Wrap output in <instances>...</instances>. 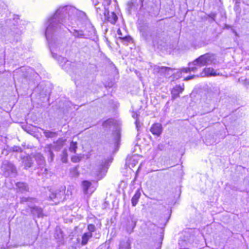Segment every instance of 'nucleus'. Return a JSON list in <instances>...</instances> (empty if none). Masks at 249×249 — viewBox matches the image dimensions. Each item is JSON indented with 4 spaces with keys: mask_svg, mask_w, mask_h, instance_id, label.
Wrapping results in <instances>:
<instances>
[{
    "mask_svg": "<svg viewBox=\"0 0 249 249\" xmlns=\"http://www.w3.org/2000/svg\"><path fill=\"white\" fill-rule=\"evenodd\" d=\"M92 235L93 234L90 232H85L82 236L81 244L82 246L87 245Z\"/></svg>",
    "mask_w": 249,
    "mask_h": 249,
    "instance_id": "a211bd4d",
    "label": "nucleus"
},
{
    "mask_svg": "<svg viewBox=\"0 0 249 249\" xmlns=\"http://www.w3.org/2000/svg\"><path fill=\"white\" fill-rule=\"evenodd\" d=\"M120 38H121L122 39L124 40H125L127 42H129L130 39V38L129 36H124V37H122V36H120L119 37Z\"/></svg>",
    "mask_w": 249,
    "mask_h": 249,
    "instance_id": "e433bc0d",
    "label": "nucleus"
},
{
    "mask_svg": "<svg viewBox=\"0 0 249 249\" xmlns=\"http://www.w3.org/2000/svg\"><path fill=\"white\" fill-rule=\"evenodd\" d=\"M31 212L34 214H36L39 217L42 213V209L36 206L31 207Z\"/></svg>",
    "mask_w": 249,
    "mask_h": 249,
    "instance_id": "a878e982",
    "label": "nucleus"
},
{
    "mask_svg": "<svg viewBox=\"0 0 249 249\" xmlns=\"http://www.w3.org/2000/svg\"><path fill=\"white\" fill-rule=\"evenodd\" d=\"M220 93V90L218 88H213L209 90L205 95V98L202 99V106L205 113L211 112L213 110L211 105L217 99Z\"/></svg>",
    "mask_w": 249,
    "mask_h": 249,
    "instance_id": "f03ea898",
    "label": "nucleus"
},
{
    "mask_svg": "<svg viewBox=\"0 0 249 249\" xmlns=\"http://www.w3.org/2000/svg\"><path fill=\"white\" fill-rule=\"evenodd\" d=\"M216 60L215 55L211 53H206L199 56L189 65H193L198 68L215 64Z\"/></svg>",
    "mask_w": 249,
    "mask_h": 249,
    "instance_id": "7ed1b4c3",
    "label": "nucleus"
},
{
    "mask_svg": "<svg viewBox=\"0 0 249 249\" xmlns=\"http://www.w3.org/2000/svg\"><path fill=\"white\" fill-rule=\"evenodd\" d=\"M34 157L37 165L42 171V173L47 174L48 170L44 167L45 165V160L43 155L40 153H36Z\"/></svg>",
    "mask_w": 249,
    "mask_h": 249,
    "instance_id": "6e6552de",
    "label": "nucleus"
},
{
    "mask_svg": "<svg viewBox=\"0 0 249 249\" xmlns=\"http://www.w3.org/2000/svg\"><path fill=\"white\" fill-rule=\"evenodd\" d=\"M107 160L104 159L101 161H99L97 163L96 169L97 175L99 176L106 172L107 169Z\"/></svg>",
    "mask_w": 249,
    "mask_h": 249,
    "instance_id": "1a4fd4ad",
    "label": "nucleus"
},
{
    "mask_svg": "<svg viewBox=\"0 0 249 249\" xmlns=\"http://www.w3.org/2000/svg\"><path fill=\"white\" fill-rule=\"evenodd\" d=\"M131 243L128 238L125 237L120 244L119 249H130Z\"/></svg>",
    "mask_w": 249,
    "mask_h": 249,
    "instance_id": "f3484780",
    "label": "nucleus"
},
{
    "mask_svg": "<svg viewBox=\"0 0 249 249\" xmlns=\"http://www.w3.org/2000/svg\"><path fill=\"white\" fill-rule=\"evenodd\" d=\"M189 68H183L182 69H181V73H182V72H184V73H188L191 71H196L197 70V67H195V66H193V65H189Z\"/></svg>",
    "mask_w": 249,
    "mask_h": 249,
    "instance_id": "bb28decb",
    "label": "nucleus"
},
{
    "mask_svg": "<svg viewBox=\"0 0 249 249\" xmlns=\"http://www.w3.org/2000/svg\"><path fill=\"white\" fill-rule=\"evenodd\" d=\"M82 159V157L78 156H74L71 157V160L73 162L76 163L79 162Z\"/></svg>",
    "mask_w": 249,
    "mask_h": 249,
    "instance_id": "2f4dec72",
    "label": "nucleus"
},
{
    "mask_svg": "<svg viewBox=\"0 0 249 249\" xmlns=\"http://www.w3.org/2000/svg\"><path fill=\"white\" fill-rule=\"evenodd\" d=\"M20 70H17L16 71H14V76H15L16 75V73H18Z\"/></svg>",
    "mask_w": 249,
    "mask_h": 249,
    "instance_id": "37998d69",
    "label": "nucleus"
},
{
    "mask_svg": "<svg viewBox=\"0 0 249 249\" xmlns=\"http://www.w3.org/2000/svg\"><path fill=\"white\" fill-rule=\"evenodd\" d=\"M172 69L167 67H160L155 66L154 71L155 72L160 74L161 75H168L169 74L168 73L169 71H171Z\"/></svg>",
    "mask_w": 249,
    "mask_h": 249,
    "instance_id": "ddd939ff",
    "label": "nucleus"
},
{
    "mask_svg": "<svg viewBox=\"0 0 249 249\" xmlns=\"http://www.w3.org/2000/svg\"><path fill=\"white\" fill-rule=\"evenodd\" d=\"M128 224L126 226V230L127 232L131 233L136 226L137 219L134 215H130L128 219Z\"/></svg>",
    "mask_w": 249,
    "mask_h": 249,
    "instance_id": "9b49d317",
    "label": "nucleus"
},
{
    "mask_svg": "<svg viewBox=\"0 0 249 249\" xmlns=\"http://www.w3.org/2000/svg\"><path fill=\"white\" fill-rule=\"evenodd\" d=\"M79 166L77 165L75 167L70 168V176L71 177H77L79 175V172L78 170Z\"/></svg>",
    "mask_w": 249,
    "mask_h": 249,
    "instance_id": "4be33fe9",
    "label": "nucleus"
},
{
    "mask_svg": "<svg viewBox=\"0 0 249 249\" xmlns=\"http://www.w3.org/2000/svg\"><path fill=\"white\" fill-rule=\"evenodd\" d=\"M92 3L96 6L99 3L98 0H92Z\"/></svg>",
    "mask_w": 249,
    "mask_h": 249,
    "instance_id": "ea45409f",
    "label": "nucleus"
},
{
    "mask_svg": "<svg viewBox=\"0 0 249 249\" xmlns=\"http://www.w3.org/2000/svg\"><path fill=\"white\" fill-rule=\"evenodd\" d=\"M114 124V120L112 119H109L103 123V126L105 128L110 127V126Z\"/></svg>",
    "mask_w": 249,
    "mask_h": 249,
    "instance_id": "cd10ccee",
    "label": "nucleus"
},
{
    "mask_svg": "<svg viewBox=\"0 0 249 249\" xmlns=\"http://www.w3.org/2000/svg\"><path fill=\"white\" fill-rule=\"evenodd\" d=\"M12 150L14 152H21L22 150V148L18 146H14L12 147Z\"/></svg>",
    "mask_w": 249,
    "mask_h": 249,
    "instance_id": "72a5a7b5",
    "label": "nucleus"
},
{
    "mask_svg": "<svg viewBox=\"0 0 249 249\" xmlns=\"http://www.w3.org/2000/svg\"><path fill=\"white\" fill-rule=\"evenodd\" d=\"M162 146V145H161V146ZM158 148H159V149H160V150H161V147H160V144H159V145H158Z\"/></svg>",
    "mask_w": 249,
    "mask_h": 249,
    "instance_id": "a18cd8bd",
    "label": "nucleus"
},
{
    "mask_svg": "<svg viewBox=\"0 0 249 249\" xmlns=\"http://www.w3.org/2000/svg\"><path fill=\"white\" fill-rule=\"evenodd\" d=\"M49 153L50 157L51 158V160H52L53 159V158L54 157V154L53 153V151L50 149H49Z\"/></svg>",
    "mask_w": 249,
    "mask_h": 249,
    "instance_id": "58836bf2",
    "label": "nucleus"
},
{
    "mask_svg": "<svg viewBox=\"0 0 249 249\" xmlns=\"http://www.w3.org/2000/svg\"><path fill=\"white\" fill-rule=\"evenodd\" d=\"M142 36L147 42H150L151 40L152 41L153 46L154 48L161 49V46L163 45V42L160 40V37L157 33H154L150 34L149 37L146 33H142Z\"/></svg>",
    "mask_w": 249,
    "mask_h": 249,
    "instance_id": "423d86ee",
    "label": "nucleus"
},
{
    "mask_svg": "<svg viewBox=\"0 0 249 249\" xmlns=\"http://www.w3.org/2000/svg\"><path fill=\"white\" fill-rule=\"evenodd\" d=\"M113 141L114 143L115 146H117L119 144V143L121 139V134L118 131H115L113 134Z\"/></svg>",
    "mask_w": 249,
    "mask_h": 249,
    "instance_id": "393cba45",
    "label": "nucleus"
},
{
    "mask_svg": "<svg viewBox=\"0 0 249 249\" xmlns=\"http://www.w3.org/2000/svg\"><path fill=\"white\" fill-rule=\"evenodd\" d=\"M1 168L3 171V175L6 177H15L17 175L16 167L9 161H4Z\"/></svg>",
    "mask_w": 249,
    "mask_h": 249,
    "instance_id": "39448f33",
    "label": "nucleus"
},
{
    "mask_svg": "<svg viewBox=\"0 0 249 249\" xmlns=\"http://www.w3.org/2000/svg\"><path fill=\"white\" fill-rule=\"evenodd\" d=\"M22 162L24 164V168L27 170L31 167L33 164L34 161L33 159L29 156H26L22 159Z\"/></svg>",
    "mask_w": 249,
    "mask_h": 249,
    "instance_id": "dca6fc26",
    "label": "nucleus"
},
{
    "mask_svg": "<svg viewBox=\"0 0 249 249\" xmlns=\"http://www.w3.org/2000/svg\"><path fill=\"white\" fill-rule=\"evenodd\" d=\"M203 73H204L205 75L207 76L220 75L219 72H217L216 71H215L213 68L211 67L205 68L203 70Z\"/></svg>",
    "mask_w": 249,
    "mask_h": 249,
    "instance_id": "2eb2a0df",
    "label": "nucleus"
},
{
    "mask_svg": "<svg viewBox=\"0 0 249 249\" xmlns=\"http://www.w3.org/2000/svg\"><path fill=\"white\" fill-rule=\"evenodd\" d=\"M184 90V88L180 85L176 86L171 91L172 98L175 100L179 96V94Z\"/></svg>",
    "mask_w": 249,
    "mask_h": 249,
    "instance_id": "4468645a",
    "label": "nucleus"
},
{
    "mask_svg": "<svg viewBox=\"0 0 249 249\" xmlns=\"http://www.w3.org/2000/svg\"><path fill=\"white\" fill-rule=\"evenodd\" d=\"M144 0H139L137 1V0H131L130 1H128L127 3V8L126 9L128 12V13L131 14V11H136L138 9H141L142 8H143L147 10L149 13L153 14L154 15L157 14L159 12V7L157 6H155L154 7H153L151 6V8L149 9V7L144 5L143 3Z\"/></svg>",
    "mask_w": 249,
    "mask_h": 249,
    "instance_id": "20e7f679",
    "label": "nucleus"
},
{
    "mask_svg": "<svg viewBox=\"0 0 249 249\" xmlns=\"http://www.w3.org/2000/svg\"><path fill=\"white\" fill-rule=\"evenodd\" d=\"M104 10L103 14L105 17V19L112 24H115L118 19V17L116 14L113 12L110 15L109 11L106 7H104Z\"/></svg>",
    "mask_w": 249,
    "mask_h": 249,
    "instance_id": "9d476101",
    "label": "nucleus"
},
{
    "mask_svg": "<svg viewBox=\"0 0 249 249\" xmlns=\"http://www.w3.org/2000/svg\"><path fill=\"white\" fill-rule=\"evenodd\" d=\"M135 125H136V127L137 129V131H139L140 130V128H141V123H140V122L139 121V119H137L136 121H135Z\"/></svg>",
    "mask_w": 249,
    "mask_h": 249,
    "instance_id": "f704fd0d",
    "label": "nucleus"
},
{
    "mask_svg": "<svg viewBox=\"0 0 249 249\" xmlns=\"http://www.w3.org/2000/svg\"><path fill=\"white\" fill-rule=\"evenodd\" d=\"M150 130L153 135L159 136L162 131L161 124L159 123L155 124L152 125Z\"/></svg>",
    "mask_w": 249,
    "mask_h": 249,
    "instance_id": "f8f14e48",
    "label": "nucleus"
},
{
    "mask_svg": "<svg viewBox=\"0 0 249 249\" xmlns=\"http://www.w3.org/2000/svg\"><path fill=\"white\" fill-rule=\"evenodd\" d=\"M216 16V14L214 13H212L208 15V17L213 19V21H215V18Z\"/></svg>",
    "mask_w": 249,
    "mask_h": 249,
    "instance_id": "c9c22d12",
    "label": "nucleus"
},
{
    "mask_svg": "<svg viewBox=\"0 0 249 249\" xmlns=\"http://www.w3.org/2000/svg\"><path fill=\"white\" fill-rule=\"evenodd\" d=\"M196 76V75H193L192 76H188L185 78V80L188 81V80H191V79H193L194 77H195Z\"/></svg>",
    "mask_w": 249,
    "mask_h": 249,
    "instance_id": "4c0bfd02",
    "label": "nucleus"
},
{
    "mask_svg": "<svg viewBox=\"0 0 249 249\" xmlns=\"http://www.w3.org/2000/svg\"><path fill=\"white\" fill-rule=\"evenodd\" d=\"M91 183L87 180H84L82 182V186L85 194L88 193L89 188L91 186Z\"/></svg>",
    "mask_w": 249,
    "mask_h": 249,
    "instance_id": "5701e85b",
    "label": "nucleus"
},
{
    "mask_svg": "<svg viewBox=\"0 0 249 249\" xmlns=\"http://www.w3.org/2000/svg\"><path fill=\"white\" fill-rule=\"evenodd\" d=\"M117 33L118 35H122V33L121 32V31L120 30H118V31H117Z\"/></svg>",
    "mask_w": 249,
    "mask_h": 249,
    "instance_id": "c03bdc74",
    "label": "nucleus"
},
{
    "mask_svg": "<svg viewBox=\"0 0 249 249\" xmlns=\"http://www.w3.org/2000/svg\"><path fill=\"white\" fill-rule=\"evenodd\" d=\"M72 35L76 38H88V37L84 34L82 30L74 29L72 32Z\"/></svg>",
    "mask_w": 249,
    "mask_h": 249,
    "instance_id": "6ab92c4d",
    "label": "nucleus"
},
{
    "mask_svg": "<svg viewBox=\"0 0 249 249\" xmlns=\"http://www.w3.org/2000/svg\"><path fill=\"white\" fill-rule=\"evenodd\" d=\"M77 148V142H71L70 143V148H69L70 151L75 153Z\"/></svg>",
    "mask_w": 249,
    "mask_h": 249,
    "instance_id": "c85d7f7f",
    "label": "nucleus"
},
{
    "mask_svg": "<svg viewBox=\"0 0 249 249\" xmlns=\"http://www.w3.org/2000/svg\"><path fill=\"white\" fill-rule=\"evenodd\" d=\"M141 196V193L140 191L139 190H137L131 199V203L133 206L134 207L137 204Z\"/></svg>",
    "mask_w": 249,
    "mask_h": 249,
    "instance_id": "aec40b11",
    "label": "nucleus"
},
{
    "mask_svg": "<svg viewBox=\"0 0 249 249\" xmlns=\"http://www.w3.org/2000/svg\"><path fill=\"white\" fill-rule=\"evenodd\" d=\"M65 187H61V190H56L54 191H50L49 195L50 199L53 201L55 204H57L62 199V196L64 194Z\"/></svg>",
    "mask_w": 249,
    "mask_h": 249,
    "instance_id": "0eeeda50",
    "label": "nucleus"
},
{
    "mask_svg": "<svg viewBox=\"0 0 249 249\" xmlns=\"http://www.w3.org/2000/svg\"><path fill=\"white\" fill-rule=\"evenodd\" d=\"M67 152L64 151L61 157V160L63 162L66 163L67 162Z\"/></svg>",
    "mask_w": 249,
    "mask_h": 249,
    "instance_id": "473e14b6",
    "label": "nucleus"
},
{
    "mask_svg": "<svg viewBox=\"0 0 249 249\" xmlns=\"http://www.w3.org/2000/svg\"><path fill=\"white\" fill-rule=\"evenodd\" d=\"M16 186L18 189V191L24 193L28 191V186L26 183L23 182H18Z\"/></svg>",
    "mask_w": 249,
    "mask_h": 249,
    "instance_id": "412c9836",
    "label": "nucleus"
},
{
    "mask_svg": "<svg viewBox=\"0 0 249 249\" xmlns=\"http://www.w3.org/2000/svg\"><path fill=\"white\" fill-rule=\"evenodd\" d=\"M101 11V9L100 7H97L96 8V12L98 14H99L100 15H102V14L100 12Z\"/></svg>",
    "mask_w": 249,
    "mask_h": 249,
    "instance_id": "79ce46f5",
    "label": "nucleus"
},
{
    "mask_svg": "<svg viewBox=\"0 0 249 249\" xmlns=\"http://www.w3.org/2000/svg\"><path fill=\"white\" fill-rule=\"evenodd\" d=\"M87 228L89 231L87 232H90L91 234L95 231L96 229L95 225L92 224H89Z\"/></svg>",
    "mask_w": 249,
    "mask_h": 249,
    "instance_id": "7c9ffc66",
    "label": "nucleus"
},
{
    "mask_svg": "<svg viewBox=\"0 0 249 249\" xmlns=\"http://www.w3.org/2000/svg\"><path fill=\"white\" fill-rule=\"evenodd\" d=\"M43 134L47 138H53L57 136V133L56 132H53L50 130H44Z\"/></svg>",
    "mask_w": 249,
    "mask_h": 249,
    "instance_id": "b1692460",
    "label": "nucleus"
},
{
    "mask_svg": "<svg viewBox=\"0 0 249 249\" xmlns=\"http://www.w3.org/2000/svg\"><path fill=\"white\" fill-rule=\"evenodd\" d=\"M35 201H36V199L32 197H23L20 198L21 203H23L26 202H34Z\"/></svg>",
    "mask_w": 249,
    "mask_h": 249,
    "instance_id": "c756f323",
    "label": "nucleus"
},
{
    "mask_svg": "<svg viewBox=\"0 0 249 249\" xmlns=\"http://www.w3.org/2000/svg\"><path fill=\"white\" fill-rule=\"evenodd\" d=\"M138 114H136V113H134L133 115H132V117L133 118H134V119H136V120L137 119H138Z\"/></svg>",
    "mask_w": 249,
    "mask_h": 249,
    "instance_id": "a19ab883",
    "label": "nucleus"
},
{
    "mask_svg": "<svg viewBox=\"0 0 249 249\" xmlns=\"http://www.w3.org/2000/svg\"><path fill=\"white\" fill-rule=\"evenodd\" d=\"M74 9L69 6L58 8L54 15L48 20L45 32V36L52 51L53 49H58L62 51L65 47L59 37V35L64 30L67 17H69Z\"/></svg>",
    "mask_w": 249,
    "mask_h": 249,
    "instance_id": "f257e3e1",
    "label": "nucleus"
}]
</instances>
